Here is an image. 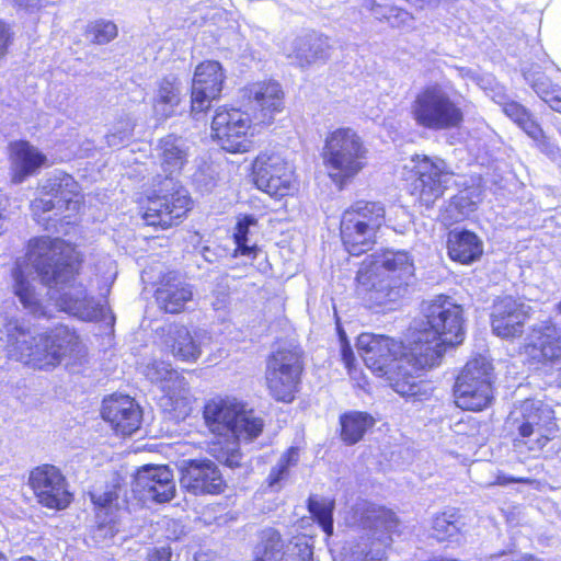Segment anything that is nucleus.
<instances>
[{
  "instance_id": "1",
  "label": "nucleus",
  "mask_w": 561,
  "mask_h": 561,
  "mask_svg": "<svg viewBox=\"0 0 561 561\" xmlns=\"http://www.w3.org/2000/svg\"><path fill=\"white\" fill-rule=\"evenodd\" d=\"M463 307L448 295H437L424 313V320L410 328L405 341L386 334L363 332L356 339L365 365L385 378L402 394H414L416 378L442 365L448 350L466 337Z\"/></svg>"
},
{
  "instance_id": "2",
  "label": "nucleus",
  "mask_w": 561,
  "mask_h": 561,
  "mask_svg": "<svg viewBox=\"0 0 561 561\" xmlns=\"http://www.w3.org/2000/svg\"><path fill=\"white\" fill-rule=\"evenodd\" d=\"M241 93L249 111L221 105L216 108L210 123L211 139L231 154L252 151L255 147V134L274 124L275 116L285 108V94L276 81L249 83Z\"/></svg>"
},
{
  "instance_id": "3",
  "label": "nucleus",
  "mask_w": 561,
  "mask_h": 561,
  "mask_svg": "<svg viewBox=\"0 0 561 561\" xmlns=\"http://www.w3.org/2000/svg\"><path fill=\"white\" fill-rule=\"evenodd\" d=\"M10 355L23 365L37 370H53L65 358H78L85 346L76 329L57 324L49 330L30 335L16 320L7 323Z\"/></svg>"
},
{
  "instance_id": "4",
  "label": "nucleus",
  "mask_w": 561,
  "mask_h": 561,
  "mask_svg": "<svg viewBox=\"0 0 561 561\" xmlns=\"http://www.w3.org/2000/svg\"><path fill=\"white\" fill-rule=\"evenodd\" d=\"M414 276V263L405 251L381 250L366 257L357 271L359 291L371 307L394 309Z\"/></svg>"
},
{
  "instance_id": "5",
  "label": "nucleus",
  "mask_w": 561,
  "mask_h": 561,
  "mask_svg": "<svg viewBox=\"0 0 561 561\" xmlns=\"http://www.w3.org/2000/svg\"><path fill=\"white\" fill-rule=\"evenodd\" d=\"M514 451L528 458H547L558 454L556 439L560 431L554 409L535 399L520 401L505 419Z\"/></svg>"
},
{
  "instance_id": "6",
  "label": "nucleus",
  "mask_w": 561,
  "mask_h": 561,
  "mask_svg": "<svg viewBox=\"0 0 561 561\" xmlns=\"http://www.w3.org/2000/svg\"><path fill=\"white\" fill-rule=\"evenodd\" d=\"M26 256L41 282L47 286L75 280L84 262L83 253L75 243L48 236L31 238L26 247Z\"/></svg>"
},
{
  "instance_id": "7",
  "label": "nucleus",
  "mask_w": 561,
  "mask_h": 561,
  "mask_svg": "<svg viewBox=\"0 0 561 561\" xmlns=\"http://www.w3.org/2000/svg\"><path fill=\"white\" fill-rule=\"evenodd\" d=\"M135 203L144 226L156 231L182 226L195 208L192 194L181 184L144 190L138 193Z\"/></svg>"
},
{
  "instance_id": "8",
  "label": "nucleus",
  "mask_w": 561,
  "mask_h": 561,
  "mask_svg": "<svg viewBox=\"0 0 561 561\" xmlns=\"http://www.w3.org/2000/svg\"><path fill=\"white\" fill-rule=\"evenodd\" d=\"M387 224L383 204L377 201L358 199L341 214L339 236L344 250L353 256L371 251L378 243Z\"/></svg>"
},
{
  "instance_id": "9",
  "label": "nucleus",
  "mask_w": 561,
  "mask_h": 561,
  "mask_svg": "<svg viewBox=\"0 0 561 561\" xmlns=\"http://www.w3.org/2000/svg\"><path fill=\"white\" fill-rule=\"evenodd\" d=\"M203 417L208 430L218 436L253 442L265 427L264 419L249 404L236 397H215L206 401Z\"/></svg>"
},
{
  "instance_id": "10",
  "label": "nucleus",
  "mask_w": 561,
  "mask_h": 561,
  "mask_svg": "<svg viewBox=\"0 0 561 561\" xmlns=\"http://www.w3.org/2000/svg\"><path fill=\"white\" fill-rule=\"evenodd\" d=\"M410 115L417 127L433 131L459 129L466 121L460 102L437 82L426 84L415 93Z\"/></svg>"
},
{
  "instance_id": "11",
  "label": "nucleus",
  "mask_w": 561,
  "mask_h": 561,
  "mask_svg": "<svg viewBox=\"0 0 561 561\" xmlns=\"http://www.w3.org/2000/svg\"><path fill=\"white\" fill-rule=\"evenodd\" d=\"M367 154L365 142L356 130L337 127L327 134L321 157L329 178L342 188L366 167Z\"/></svg>"
},
{
  "instance_id": "12",
  "label": "nucleus",
  "mask_w": 561,
  "mask_h": 561,
  "mask_svg": "<svg viewBox=\"0 0 561 561\" xmlns=\"http://www.w3.org/2000/svg\"><path fill=\"white\" fill-rule=\"evenodd\" d=\"M305 369V352L300 346H284L272 352L265 371L270 397L280 403L294 402L301 390Z\"/></svg>"
},
{
  "instance_id": "13",
  "label": "nucleus",
  "mask_w": 561,
  "mask_h": 561,
  "mask_svg": "<svg viewBox=\"0 0 561 561\" xmlns=\"http://www.w3.org/2000/svg\"><path fill=\"white\" fill-rule=\"evenodd\" d=\"M454 404L469 412H482L494 401L492 366L483 357L466 362L455 376L451 388Z\"/></svg>"
},
{
  "instance_id": "14",
  "label": "nucleus",
  "mask_w": 561,
  "mask_h": 561,
  "mask_svg": "<svg viewBox=\"0 0 561 561\" xmlns=\"http://www.w3.org/2000/svg\"><path fill=\"white\" fill-rule=\"evenodd\" d=\"M410 161L412 167L408 171L409 193L420 206L432 208L449 188L455 172L439 157L414 153Z\"/></svg>"
},
{
  "instance_id": "15",
  "label": "nucleus",
  "mask_w": 561,
  "mask_h": 561,
  "mask_svg": "<svg viewBox=\"0 0 561 561\" xmlns=\"http://www.w3.org/2000/svg\"><path fill=\"white\" fill-rule=\"evenodd\" d=\"M517 353L525 366L537 370H556V382L561 387V328L552 320L530 328L529 337Z\"/></svg>"
},
{
  "instance_id": "16",
  "label": "nucleus",
  "mask_w": 561,
  "mask_h": 561,
  "mask_svg": "<svg viewBox=\"0 0 561 561\" xmlns=\"http://www.w3.org/2000/svg\"><path fill=\"white\" fill-rule=\"evenodd\" d=\"M250 176L257 190L275 199L293 196L298 191L295 169L275 151L257 153L251 163Z\"/></svg>"
},
{
  "instance_id": "17",
  "label": "nucleus",
  "mask_w": 561,
  "mask_h": 561,
  "mask_svg": "<svg viewBox=\"0 0 561 561\" xmlns=\"http://www.w3.org/2000/svg\"><path fill=\"white\" fill-rule=\"evenodd\" d=\"M84 205V195L79 182L69 173L60 172L50 178L41 188V195L31 203L34 216H43L49 211L62 219L78 215Z\"/></svg>"
},
{
  "instance_id": "18",
  "label": "nucleus",
  "mask_w": 561,
  "mask_h": 561,
  "mask_svg": "<svg viewBox=\"0 0 561 561\" xmlns=\"http://www.w3.org/2000/svg\"><path fill=\"white\" fill-rule=\"evenodd\" d=\"M27 485L37 503L48 510L62 511L73 501L68 481L61 469L51 463H41L30 470Z\"/></svg>"
},
{
  "instance_id": "19",
  "label": "nucleus",
  "mask_w": 561,
  "mask_h": 561,
  "mask_svg": "<svg viewBox=\"0 0 561 561\" xmlns=\"http://www.w3.org/2000/svg\"><path fill=\"white\" fill-rule=\"evenodd\" d=\"M181 489L194 496H216L227 489L219 467L210 459H188L180 470Z\"/></svg>"
},
{
  "instance_id": "20",
  "label": "nucleus",
  "mask_w": 561,
  "mask_h": 561,
  "mask_svg": "<svg viewBox=\"0 0 561 561\" xmlns=\"http://www.w3.org/2000/svg\"><path fill=\"white\" fill-rule=\"evenodd\" d=\"M226 78V71L219 61L207 59L197 64L190 93L191 112H207L213 101L221 98Z\"/></svg>"
},
{
  "instance_id": "21",
  "label": "nucleus",
  "mask_w": 561,
  "mask_h": 561,
  "mask_svg": "<svg viewBox=\"0 0 561 561\" xmlns=\"http://www.w3.org/2000/svg\"><path fill=\"white\" fill-rule=\"evenodd\" d=\"M100 414L113 434L129 437L142 423L144 411L135 398L114 392L103 398Z\"/></svg>"
},
{
  "instance_id": "22",
  "label": "nucleus",
  "mask_w": 561,
  "mask_h": 561,
  "mask_svg": "<svg viewBox=\"0 0 561 561\" xmlns=\"http://www.w3.org/2000/svg\"><path fill=\"white\" fill-rule=\"evenodd\" d=\"M312 547L302 539L285 541L279 530L265 528L259 534L252 561H312Z\"/></svg>"
},
{
  "instance_id": "23",
  "label": "nucleus",
  "mask_w": 561,
  "mask_h": 561,
  "mask_svg": "<svg viewBox=\"0 0 561 561\" xmlns=\"http://www.w3.org/2000/svg\"><path fill=\"white\" fill-rule=\"evenodd\" d=\"M531 317V308L512 296L497 298L490 314L494 335L503 340L519 339Z\"/></svg>"
},
{
  "instance_id": "24",
  "label": "nucleus",
  "mask_w": 561,
  "mask_h": 561,
  "mask_svg": "<svg viewBox=\"0 0 561 561\" xmlns=\"http://www.w3.org/2000/svg\"><path fill=\"white\" fill-rule=\"evenodd\" d=\"M153 298L162 312L178 314L192 301L193 289L180 272L167 271L154 283Z\"/></svg>"
},
{
  "instance_id": "25",
  "label": "nucleus",
  "mask_w": 561,
  "mask_h": 561,
  "mask_svg": "<svg viewBox=\"0 0 561 561\" xmlns=\"http://www.w3.org/2000/svg\"><path fill=\"white\" fill-rule=\"evenodd\" d=\"M10 161V181L21 184L39 173L47 164V156L28 140L19 139L8 146Z\"/></svg>"
},
{
  "instance_id": "26",
  "label": "nucleus",
  "mask_w": 561,
  "mask_h": 561,
  "mask_svg": "<svg viewBox=\"0 0 561 561\" xmlns=\"http://www.w3.org/2000/svg\"><path fill=\"white\" fill-rule=\"evenodd\" d=\"M136 486L156 503H167L175 496L173 473L168 466L144 467L137 473Z\"/></svg>"
},
{
  "instance_id": "27",
  "label": "nucleus",
  "mask_w": 561,
  "mask_h": 561,
  "mask_svg": "<svg viewBox=\"0 0 561 561\" xmlns=\"http://www.w3.org/2000/svg\"><path fill=\"white\" fill-rule=\"evenodd\" d=\"M446 251L453 262L470 265L482 256L483 242L471 230L453 229L446 234Z\"/></svg>"
},
{
  "instance_id": "28",
  "label": "nucleus",
  "mask_w": 561,
  "mask_h": 561,
  "mask_svg": "<svg viewBox=\"0 0 561 561\" xmlns=\"http://www.w3.org/2000/svg\"><path fill=\"white\" fill-rule=\"evenodd\" d=\"M181 79L176 75H164L157 82L151 100L152 111L161 119L172 117L183 100Z\"/></svg>"
},
{
  "instance_id": "29",
  "label": "nucleus",
  "mask_w": 561,
  "mask_h": 561,
  "mask_svg": "<svg viewBox=\"0 0 561 561\" xmlns=\"http://www.w3.org/2000/svg\"><path fill=\"white\" fill-rule=\"evenodd\" d=\"M376 425V419L366 411L350 410L339 416V438L345 446H354Z\"/></svg>"
},
{
  "instance_id": "30",
  "label": "nucleus",
  "mask_w": 561,
  "mask_h": 561,
  "mask_svg": "<svg viewBox=\"0 0 561 561\" xmlns=\"http://www.w3.org/2000/svg\"><path fill=\"white\" fill-rule=\"evenodd\" d=\"M171 355L181 362L195 363L202 355V347L193 332L183 324H173L164 341Z\"/></svg>"
},
{
  "instance_id": "31",
  "label": "nucleus",
  "mask_w": 561,
  "mask_h": 561,
  "mask_svg": "<svg viewBox=\"0 0 561 561\" xmlns=\"http://www.w3.org/2000/svg\"><path fill=\"white\" fill-rule=\"evenodd\" d=\"M502 112L516 124L529 138H531L537 146H549V138L543 131L539 122L535 118L534 114L514 100H506L501 103Z\"/></svg>"
},
{
  "instance_id": "32",
  "label": "nucleus",
  "mask_w": 561,
  "mask_h": 561,
  "mask_svg": "<svg viewBox=\"0 0 561 561\" xmlns=\"http://www.w3.org/2000/svg\"><path fill=\"white\" fill-rule=\"evenodd\" d=\"M193 401L188 383L183 377H176L164 387L162 405L173 419L184 420L188 416Z\"/></svg>"
},
{
  "instance_id": "33",
  "label": "nucleus",
  "mask_w": 561,
  "mask_h": 561,
  "mask_svg": "<svg viewBox=\"0 0 561 561\" xmlns=\"http://www.w3.org/2000/svg\"><path fill=\"white\" fill-rule=\"evenodd\" d=\"M330 48L328 36L312 33L298 41L294 54L300 67H308L329 59Z\"/></svg>"
},
{
  "instance_id": "34",
  "label": "nucleus",
  "mask_w": 561,
  "mask_h": 561,
  "mask_svg": "<svg viewBox=\"0 0 561 561\" xmlns=\"http://www.w3.org/2000/svg\"><path fill=\"white\" fill-rule=\"evenodd\" d=\"M159 158L162 170L168 174L180 173L187 162V150L181 144V138L169 134L158 142Z\"/></svg>"
},
{
  "instance_id": "35",
  "label": "nucleus",
  "mask_w": 561,
  "mask_h": 561,
  "mask_svg": "<svg viewBox=\"0 0 561 561\" xmlns=\"http://www.w3.org/2000/svg\"><path fill=\"white\" fill-rule=\"evenodd\" d=\"M13 294L19 298L23 307L33 313H43L42 304L37 298L36 291L27 278L22 264H15L12 268Z\"/></svg>"
},
{
  "instance_id": "36",
  "label": "nucleus",
  "mask_w": 561,
  "mask_h": 561,
  "mask_svg": "<svg viewBox=\"0 0 561 561\" xmlns=\"http://www.w3.org/2000/svg\"><path fill=\"white\" fill-rule=\"evenodd\" d=\"M257 224V220L252 215H244L240 218H238L232 240L234 242V249H233V256H249L251 259H255L259 254V248L257 245H249L248 244V236L250 232V227L255 226Z\"/></svg>"
},
{
  "instance_id": "37",
  "label": "nucleus",
  "mask_w": 561,
  "mask_h": 561,
  "mask_svg": "<svg viewBox=\"0 0 561 561\" xmlns=\"http://www.w3.org/2000/svg\"><path fill=\"white\" fill-rule=\"evenodd\" d=\"M306 505L312 519L321 527L327 536H332L335 501L333 499L319 501L316 496H309Z\"/></svg>"
},
{
  "instance_id": "38",
  "label": "nucleus",
  "mask_w": 561,
  "mask_h": 561,
  "mask_svg": "<svg viewBox=\"0 0 561 561\" xmlns=\"http://www.w3.org/2000/svg\"><path fill=\"white\" fill-rule=\"evenodd\" d=\"M299 461V448L290 446L287 448L278 459L277 463L271 469L265 483L270 489H274L280 482L289 478V470Z\"/></svg>"
},
{
  "instance_id": "39",
  "label": "nucleus",
  "mask_w": 561,
  "mask_h": 561,
  "mask_svg": "<svg viewBox=\"0 0 561 561\" xmlns=\"http://www.w3.org/2000/svg\"><path fill=\"white\" fill-rule=\"evenodd\" d=\"M531 88L551 110L561 114V85L547 76L534 80Z\"/></svg>"
},
{
  "instance_id": "40",
  "label": "nucleus",
  "mask_w": 561,
  "mask_h": 561,
  "mask_svg": "<svg viewBox=\"0 0 561 561\" xmlns=\"http://www.w3.org/2000/svg\"><path fill=\"white\" fill-rule=\"evenodd\" d=\"M91 502L93 503L95 515L101 518L103 517L106 523H114L119 511L118 494L114 489L107 490L102 494L91 495Z\"/></svg>"
},
{
  "instance_id": "41",
  "label": "nucleus",
  "mask_w": 561,
  "mask_h": 561,
  "mask_svg": "<svg viewBox=\"0 0 561 561\" xmlns=\"http://www.w3.org/2000/svg\"><path fill=\"white\" fill-rule=\"evenodd\" d=\"M433 537L439 541H448L459 534L457 519L446 512L435 515L432 524Z\"/></svg>"
},
{
  "instance_id": "42",
  "label": "nucleus",
  "mask_w": 561,
  "mask_h": 561,
  "mask_svg": "<svg viewBox=\"0 0 561 561\" xmlns=\"http://www.w3.org/2000/svg\"><path fill=\"white\" fill-rule=\"evenodd\" d=\"M85 34L93 44L105 45L117 37L118 28L112 21L98 20L88 25Z\"/></svg>"
},
{
  "instance_id": "43",
  "label": "nucleus",
  "mask_w": 561,
  "mask_h": 561,
  "mask_svg": "<svg viewBox=\"0 0 561 561\" xmlns=\"http://www.w3.org/2000/svg\"><path fill=\"white\" fill-rule=\"evenodd\" d=\"M376 524L380 525L386 531H397L400 520L396 513L387 507H379L375 514Z\"/></svg>"
},
{
  "instance_id": "44",
  "label": "nucleus",
  "mask_w": 561,
  "mask_h": 561,
  "mask_svg": "<svg viewBox=\"0 0 561 561\" xmlns=\"http://www.w3.org/2000/svg\"><path fill=\"white\" fill-rule=\"evenodd\" d=\"M480 422L472 417L466 416L460 419L455 426V434L458 436L477 437L480 434Z\"/></svg>"
},
{
  "instance_id": "45",
  "label": "nucleus",
  "mask_w": 561,
  "mask_h": 561,
  "mask_svg": "<svg viewBox=\"0 0 561 561\" xmlns=\"http://www.w3.org/2000/svg\"><path fill=\"white\" fill-rule=\"evenodd\" d=\"M13 42L14 32L12 26L8 22L0 20V59H3L9 54Z\"/></svg>"
},
{
  "instance_id": "46",
  "label": "nucleus",
  "mask_w": 561,
  "mask_h": 561,
  "mask_svg": "<svg viewBox=\"0 0 561 561\" xmlns=\"http://www.w3.org/2000/svg\"><path fill=\"white\" fill-rule=\"evenodd\" d=\"M340 353L348 375H353L356 370V357L351 344L345 339L342 341Z\"/></svg>"
},
{
  "instance_id": "47",
  "label": "nucleus",
  "mask_w": 561,
  "mask_h": 561,
  "mask_svg": "<svg viewBox=\"0 0 561 561\" xmlns=\"http://www.w3.org/2000/svg\"><path fill=\"white\" fill-rule=\"evenodd\" d=\"M172 549L170 546L153 547L146 556V561H171Z\"/></svg>"
},
{
  "instance_id": "48",
  "label": "nucleus",
  "mask_w": 561,
  "mask_h": 561,
  "mask_svg": "<svg viewBox=\"0 0 561 561\" xmlns=\"http://www.w3.org/2000/svg\"><path fill=\"white\" fill-rule=\"evenodd\" d=\"M513 483H519V484H531L533 480L530 478L526 477H512L505 473H499L495 477L494 484L496 485H508Z\"/></svg>"
},
{
  "instance_id": "49",
  "label": "nucleus",
  "mask_w": 561,
  "mask_h": 561,
  "mask_svg": "<svg viewBox=\"0 0 561 561\" xmlns=\"http://www.w3.org/2000/svg\"><path fill=\"white\" fill-rule=\"evenodd\" d=\"M242 453L239 448L227 454L224 463L229 468H239L242 466Z\"/></svg>"
},
{
  "instance_id": "50",
  "label": "nucleus",
  "mask_w": 561,
  "mask_h": 561,
  "mask_svg": "<svg viewBox=\"0 0 561 561\" xmlns=\"http://www.w3.org/2000/svg\"><path fill=\"white\" fill-rule=\"evenodd\" d=\"M512 561H541V560L538 559L537 557H535L534 554L526 553V554H522V556L517 557L516 559H513Z\"/></svg>"
},
{
  "instance_id": "51",
  "label": "nucleus",
  "mask_w": 561,
  "mask_h": 561,
  "mask_svg": "<svg viewBox=\"0 0 561 561\" xmlns=\"http://www.w3.org/2000/svg\"><path fill=\"white\" fill-rule=\"evenodd\" d=\"M455 198H456V201H457V202H456V204H457L459 207H465L463 203L459 202V199H461V198H462V196H461V195L456 196Z\"/></svg>"
},
{
  "instance_id": "52",
  "label": "nucleus",
  "mask_w": 561,
  "mask_h": 561,
  "mask_svg": "<svg viewBox=\"0 0 561 561\" xmlns=\"http://www.w3.org/2000/svg\"><path fill=\"white\" fill-rule=\"evenodd\" d=\"M556 311L561 314V300L556 305Z\"/></svg>"
},
{
  "instance_id": "53",
  "label": "nucleus",
  "mask_w": 561,
  "mask_h": 561,
  "mask_svg": "<svg viewBox=\"0 0 561 561\" xmlns=\"http://www.w3.org/2000/svg\"><path fill=\"white\" fill-rule=\"evenodd\" d=\"M0 561H8L7 557H0Z\"/></svg>"
},
{
  "instance_id": "54",
  "label": "nucleus",
  "mask_w": 561,
  "mask_h": 561,
  "mask_svg": "<svg viewBox=\"0 0 561 561\" xmlns=\"http://www.w3.org/2000/svg\"><path fill=\"white\" fill-rule=\"evenodd\" d=\"M403 14L408 15L410 19H412V15H410L407 11H402Z\"/></svg>"
},
{
  "instance_id": "55",
  "label": "nucleus",
  "mask_w": 561,
  "mask_h": 561,
  "mask_svg": "<svg viewBox=\"0 0 561 561\" xmlns=\"http://www.w3.org/2000/svg\"><path fill=\"white\" fill-rule=\"evenodd\" d=\"M0 557H5V554L0 551Z\"/></svg>"
}]
</instances>
